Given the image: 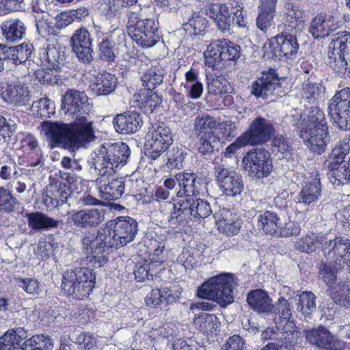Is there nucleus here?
<instances>
[{
    "mask_svg": "<svg viewBox=\"0 0 350 350\" xmlns=\"http://www.w3.org/2000/svg\"><path fill=\"white\" fill-rule=\"evenodd\" d=\"M138 232L137 221L130 217H120L107 222L98 230L97 235L87 234L82 239L87 261L94 267H100L107 262L108 251L112 247H123L132 242Z\"/></svg>",
    "mask_w": 350,
    "mask_h": 350,
    "instance_id": "obj_1",
    "label": "nucleus"
},
{
    "mask_svg": "<svg viewBox=\"0 0 350 350\" xmlns=\"http://www.w3.org/2000/svg\"><path fill=\"white\" fill-rule=\"evenodd\" d=\"M321 245L324 255L332 259L340 267L347 266L350 271V240L345 237H336L325 241L323 235L311 233L296 243V247L306 253L315 251Z\"/></svg>",
    "mask_w": 350,
    "mask_h": 350,
    "instance_id": "obj_2",
    "label": "nucleus"
},
{
    "mask_svg": "<svg viewBox=\"0 0 350 350\" xmlns=\"http://www.w3.org/2000/svg\"><path fill=\"white\" fill-rule=\"evenodd\" d=\"M161 212H170L167 221L172 227L181 225L193 218H205L213 213L209 203L206 201L192 198L179 200L175 203L165 202L161 206Z\"/></svg>",
    "mask_w": 350,
    "mask_h": 350,
    "instance_id": "obj_3",
    "label": "nucleus"
},
{
    "mask_svg": "<svg viewBox=\"0 0 350 350\" xmlns=\"http://www.w3.org/2000/svg\"><path fill=\"white\" fill-rule=\"evenodd\" d=\"M131 150L126 143H105L96 152L92 167L99 176L113 175L127 163Z\"/></svg>",
    "mask_w": 350,
    "mask_h": 350,
    "instance_id": "obj_4",
    "label": "nucleus"
},
{
    "mask_svg": "<svg viewBox=\"0 0 350 350\" xmlns=\"http://www.w3.org/2000/svg\"><path fill=\"white\" fill-rule=\"evenodd\" d=\"M237 285L234 274L223 273L212 277L198 289V296L226 307L234 301L233 291Z\"/></svg>",
    "mask_w": 350,
    "mask_h": 350,
    "instance_id": "obj_5",
    "label": "nucleus"
},
{
    "mask_svg": "<svg viewBox=\"0 0 350 350\" xmlns=\"http://www.w3.org/2000/svg\"><path fill=\"white\" fill-rule=\"evenodd\" d=\"M67 120V148L75 151L96 139L93 121L88 113H79Z\"/></svg>",
    "mask_w": 350,
    "mask_h": 350,
    "instance_id": "obj_6",
    "label": "nucleus"
},
{
    "mask_svg": "<svg viewBox=\"0 0 350 350\" xmlns=\"http://www.w3.org/2000/svg\"><path fill=\"white\" fill-rule=\"evenodd\" d=\"M127 30L133 40L142 48L152 47L160 40L155 20L142 19L137 12H132L129 14Z\"/></svg>",
    "mask_w": 350,
    "mask_h": 350,
    "instance_id": "obj_7",
    "label": "nucleus"
},
{
    "mask_svg": "<svg viewBox=\"0 0 350 350\" xmlns=\"http://www.w3.org/2000/svg\"><path fill=\"white\" fill-rule=\"evenodd\" d=\"M240 46L226 39L212 42L204 52L205 65L214 70L223 68L239 57Z\"/></svg>",
    "mask_w": 350,
    "mask_h": 350,
    "instance_id": "obj_8",
    "label": "nucleus"
},
{
    "mask_svg": "<svg viewBox=\"0 0 350 350\" xmlns=\"http://www.w3.org/2000/svg\"><path fill=\"white\" fill-rule=\"evenodd\" d=\"M329 64L339 75L350 74V33L341 31L334 35L329 44Z\"/></svg>",
    "mask_w": 350,
    "mask_h": 350,
    "instance_id": "obj_9",
    "label": "nucleus"
},
{
    "mask_svg": "<svg viewBox=\"0 0 350 350\" xmlns=\"http://www.w3.org/2000/svg\"><path fill=\"white\" fill-rule=\"evenodd\" d=\"M335 264L338 267H334L332 265H322L319 273L321 278L329 286V293L334 301L350 308V282H340L333 286L337 276V269H345L348 272L350 271L347 269V266L342 268Z\"/></svg>",
    "mask_w": 350,
    "mask_h": 350,
    "instance_id": "obj_10",
    "label": "nucleus"
},
{
    "mask_svg": "<svg viewBox=\"0 0 350 350\" xmlns=\"http://www.w3.org/2000/svg\"><path fill=\"white\" fill-rule=\"evenodd\" d=\"M328 115L334 125L342 130H350V88H344L329 100Z\"/></svg>",
    "mask_w": 350,
    "mask_h": 350,
    "instance_id": "obj_11",
    "label": "nucleus"
},
{
    "mask_svg": "<svg viewBox=\"0 0 350 350\" xmlns=\"http://www.w3.org/2000/svg\"><path fill=\"white\" fill-rule=\"evenodd\" d=\"M244 170L257 179L268 176L272 170V161L268 151L256 148L249 151L242 160Z\"/></svg>",
    "mask_w": 350,
    "mask_h": 350,
    "instance_id": "obj_12",
    "label": "nucleus"
},
{
    "mask_svg": "<svg viewBox=\"0 0 350 350\" xmlns=\"http://www.w3.org/2000/svg\"><path fill=\"white\" fill-rule=\"evenodd\" d=\"M172 142V132L169 127L163 123L152 126L146 137L145 146L148 151L147 157L152 160H156Z\"/></svg>",
    "mask_w": 350,
    "mask_h": 350,
    "instance_id": "obj_13",
    "label": "nucleus"
},
{
    "mask_svg": "<svg viewBox=\"0 0 350 350\" xmlns=\"http://www.w3.org/2000/svg\"><path fill=\"white\" fill-rule=\"evenodd\" d=\"M67 279V295H72L77 299H83L90 295L94 287L95 277L91 269L83 267L72 271Z\"/></svg>",
    "mask_w": 350,
    "mask_h": 350,
    "instance_id": "obj_14",
    "label": "nucleus"
},
{
    "mask_svg": "<svg viewBox=\"0 0 350 350\" xmlns=\"http://www.w3.org/2000/svg\"><path fill=\"white\" fill-rule=\"evenodd\" d=\"M32 51V45L23 43L16 46H9L0 44V72L4 69L11 70L18 64L25 63Z\"/></svg>",
    "mask_w": 350,
    "mask_h": 350,
    "instance_id": "obj_15",
    "label": "nucleus"
},
{
    "mask_svg": "<svg viewBox=\"0 0 350 350\" xmlns=\"http://www.w3.org/2000/svg\"><path fill=\"white\" fill-rule=\"evenodd\" d=\"M269 313L275 314V321L278 330L288 335L289 333L292 338H294V336H297L295 323L290 320L292 316V307L287 299L280 297Z\"/></svg>",
    "mask_w": 350,
    "mask_h": 350,
    "instance_id": "obj_16",
    "label": "nucleus"
},
{
    "mask_svg": "<svg viewBox=\"0 0 350 350\" xmlns=\"http://www.w3.org/2000/svg\"><path fill=\"white\" fill-rule=\"evenodd\" d=\"M306 340L312 345L326 350H342L345 343L336 338L325 327L319 326L317 328L305 332Z\"/></svg>",
    "mask_w": 350,
    "mask_h": 350,
    "instance_id": "obj_17",
    "label": "nucleus"
},
{
    "mask_svg": "<svg viewBox=\"0 0 350 350\" xmlns=\"http://www.w3.org/2000/svg\"><path fill=\"white\" fill-rule=\"evenodd\" d=\"M216 173L219 187L227 196H236L243 191L244 183L242 177L235 171L218 168Z\"/></svg>",
    "mask_w": 350,
    "mask_h": 350,
    "instance_id": "obj_18",
    "label": "nucleus"
},
{
    "mask_svg": "<svg viewBox=\"0 0 350 350\" xmlns=\"http://www.w3.org/2000/svg\"><path fill=\"white\" fill-rule=\"evenodd\" d=\"M0 95L4 101L16 106L26 105L31 98L29 88L21 82L0 85Z\"/></svg>",
    "mask_w": 350,
    "mask_h": 350,
    "instance_id": "obj_19",
    "label": "nucleus"
},
{
    "mask_svg": "<svg viewBox=\"0 0 350 350\" xmlns=\"http://www.w3.org/2000/svg\"><path fill=\"white\" fill-rule=\"evenodd\" d=\"M274 128L269 120L257 118L243 135L247 137L250 145H256L268 141L274 135Z\"/></svg>",
    "mask_w": 350,
    "mask_h": 350,
    "instance_id": "obj_20",
    "label": "nucleus"
},
{
    "mask_svg": "<svg viewBox=\"0 0 350 350\" xmlns=\"http://www.w3.org/2000/svg\"><path fill=\"white\" fill-rule=\"evenodd\" d=\"M100 197L105 200L118 199L124 192L122 178H115L113 175L101 176L96 179Z\"/></svg>",
    "mask_w": 350,
    "mask_h": 350,
    "instance_id": "obj_21",
    "label": "nucleus"
},
{
    "mask_svg": "<svg viewBox=\"0 0 350 350\" xmlns=\"http://www.w3.org/2000/svg\"><path fill=\"white\" fill-rule=\"evenodd\" d=\"M218 230L227 236L237 235L241 228L242 221L237 214L228 208H223L215 213Z\"/></svg>",
    "mask_w": 350,
    "mask_h": 350,
    "instance_id": "obj_22",
    "label": "nucleus"
},
{
    "mask_svg": "<svg viewBox=\"0 0 350 350\" xmlns=\"http://www.w3.org/2000/svg\"><path fill=\"white\" fill-rule=\"evenodd\" d=\"M178 190L176 196L180 200H192L193 196L200 193L201 178L193 173H178L176 174Z\"/></svg>",
    "mask_w": 350,
    "mask_h": 350,
    "instance_id": "obj_23",
    "label": "nucleus"
},
{
    "mask_svg": "<svg viewBox=\"0 0 350 350\" xmlns=\"http://www.w3.org/2000/svg\"><path fill=\"white\" fill-rule=\"evenodd\" d=\"M321 188L319 178L312 182H306L295 198L296 209L299 212L307 211L308 206L317 202L321 196Z\"/></svg>",
    "mask_w": 350,
    "mask_h": 350,
    "instance_id": "obj_24",
    "label": "nucleus"
},
{
    "mask_svg": "<svg viewBox=\"0 0 350 350\" xmlns=\"http://www.w3.org/2000/svg\"><path fill=\"white\" fill-rule=\"evenodd\" d=\"M72 51L77 57L84 63L90 62L92 59L93 52L92 40L89 32L85 29L75 31L70 39Z\"/></svg>",
    "mask_w": 350,
    "mask_h": 350,
    "instance_id": "obj_25",
    "label": "nucleus"
},
{
    "mask_svg": "<svg viewBox=\"0 0 350 350\" xmlns=\"http://www.w3.org/2000/svg\"><path fill=\"white\" fill-rule=\"evenodd\" d=\"M269 45L275 57H287L295 54L299 48L297 38L290 33L278 35L270 40Z\"/></svg>",
    "mask_w": 350,
    "mask_h": 350,
    "instance_id": "obj_26",
    "label": "nucleus"
},
{
    "mask_svg": "<svg viewBox=\"0 0 350 350\" xmlns=\"http://www.w3.org/2000/svg\"><path fill=\"white\" fill-rule=\"evenodd\" d=\"M40 133L46 137L52 147L66 148V124L44 121L40 125Z\"/></svg>",
    "mask_w": 350,
    "mask_h": 350,
    "instance_id": "obj_27",
    "label": "nucleus"
},
{
    "mask_svg": "<svg viewBox=\"0 0 350 350\" xmlns=\"http://www.w3.org/2000/svg\"><path fill=\"white\" fill-rule=\"evenodd\" d=\"M206 12L221 31L228 32L230 30L234 19L226 4L210 3L206 6Z\"/></svg>",
    "mask_w": 350,
    "mask_h": 350,
    "instance_id": "obj_28",
    "label": "nucleus"
},
{
    "mask_svg": "<svg viewBox=\"0 0 350 350\" xmlns=\"http://www.w3.org/2000/svg\"><path fill=\"white\" fill-rule=\"evenodd\" d=\"M279 85V79L274 70L262 72L252 84L251 92L256 97H265L271 94Z\"/></svg>",
    "mask_w": 350,
    "mask_h": 350,
    "instance_id": "obj_29",
    "label": "nucleus"
},
{
    "mask_svg": "<svg viewBox=\"0 0 350 350\" xmlns=\"http://www.w3.org/2000/svg\"><path fill=\"white\" fill-rule=\"evenodd\" d=\"M300 137L307 144L310 150L319 154L325 150L330 140L328 127L319 128L306 133L300 132Z\"/></svg>",
    "mask_w": 350,
    "mask_h": 350,
    "instance_id": "obj_30",
    "label": "nucleus"
},
{
    "mask_svg": "<svg viewBox=\"0 0 350 350\" xmlns=\"http://www.w3.org/2000/svg\"><path fill=\"white\" fill-rule=\"evenodd\" d=\"M142 123L140 115L135 111L118 114L113 120L116 131L122 134L135 133L141 128Z\"/></svg>",
    "mask_w": 350,
    "mask_h": 350,
    "instance_id": "obj_31",
    "label": "nucleus"
},
{
    "mask_svg": "<svg viewBox=\"0 0 350 350\" xmlns=\"http://www.w3.org/2000/svg\"><path fill=\"white\" fill-rule=\"evenodd\" d=\"M117 79L107 72H99L90 80L89 88L96 96H106L115 90Z\"/></svg>",
    "mask_w": 350,
    "mask_h": 350,
    "instance_id": "obj_32",
    "label": "nucleus"
},
{
    "mask_svg": "<svg viewBox=\"0 0 350 350\" xmlns=\"http://www.w3.org/2000/svg\"><path fill=\"white\" fill-rule=\"evenodd\" d=\"M339 25L333 16L318 15L314 17L309 28V32L314 38H325L338 29Z\"/></svg>",
    "mask_w": 350,
    "mask_h": 350,
    "instance_id": "obj_33",
    "label": "nucleus"
},
{
    "mask_svg": "<svg viewBox=\"0 0 350 350\" xmlns=\"http://www.w3.org/2000/svg\"><path fill=\"white\" fill-rule=\"evenodd\" d=\"M104 216L105 211L103 209L91 208L72 213L70 218L75 225L87 228L100 224L104 220Z\"/></svg>",
    "mask_w": 350,
    "mask_h": 350,
    "instance_id": "obj_34",
    "label": "nucleus"
},
{
    "mask_svg": "<svg viewBox=\"0 0 350 350\" xmlns=\"http://www.w3.org/2000/svg\"><path fill=\"white\" fill-rule=\"evenodd\" d=\"M247 302L253 310L260 314H269L273 308L271 297L262 289L250 291L247 296Z\"/></svg>",
    "mask_w": 350,
    "mask_h": 350,
    "instance_id": "obj_35",
    "label": "nucleus"
},
{
    "mask_svg": "<svg viewBox=\"0 0 350 350\" xmlns=\"http://www.w3.org/2000/svg\"><path fill=\"white\" fill-rule=\"evenodd\" d=\"M88 96L83 92L70 90L67 91V116L68 117L79 113H88Z\"/></svg>",
    "mask_w": 350,
    "mask_h": 350,
    "instance_id": "obj_36",
    "label": "nucleus"
},
{
    "mask_svg": "<svg viewBox=\"0 0 350 350\" xmlns=\"http://www.w3.org/2000/svg\"><path fill=\"white\" fill-rule=\"evenodd\" d=\"M328 127L325 121L324 112L317 107H311L307 114H304L300 124V132L319 129V128Z\"/></svg>",
    "mask_w": 350,
    "mask_h": 350,
    "instance_id": "obj_37",
    "label": "nucleus"
},
{
    "mask_svg": "<svg viewBox=\"0 0 350 350\" xmlns=\"http://www.w3.org/2000/svg\"><path fill=\"white\" fill-rule=\"evenodd\" d=\"M2 36L9 42L21 40L25 33V26L18 18H9L1 25Z\"/></svg>",
    "mask_w": 350,
    "mask_h": 350,
    "instance_id": "obj_38",
    "label": "nucleus"
},
{
    "mask_svg": "<svg viewBox=\"0 0 350 350\" xmlns=\"http://www.w3.org/2000/svg\"><path fill=\"white\" fill-rule=\"evenodd\" d=\"M118 37L120 41L124 40L125 35L123 31L120 29L116 28L110 34L109 36L103 39L99 43V57L101 59L113 62L115 60V53L113 51L114 39Z\"/></svg>",
    "mask_w": 350,
    "mask_h": 350,
    "instance_id": "obj_39",
    "label": "nucleus"
},
{
    "mask_svg": "<svg viewBox=\"0 0 350 350\" xmlns=\"http://www.w3.org/2000/svg\"><path fill=\"white\" fill-rule=\"evenodd\" d=\"M277 0H265L259 7V14L256 18V25L259 29L266 31L272 25L275 13Z\"/></svg>",
    "mask_w": 350,
    "mask_h": 350,
    "instance_id": "obj_40",
    "label": "nucleus"
},
{
    "mask_svg": "<svg viewBox=\"0 0 350 350\" xmlns=\"http://www.w3.org/2000/svg\"><path fill=\"white\" fill-rule=\"evenodd\" d=\"M23 217L27 219L29 227L35 230H47L57 224V221L38 211L23 213Z\"/></svg>",
    "mask_w": 350,
    "mask_h": 350,
    "instance_id": "obj_41",
    "label": "nucleus"
},
{
    "mask_svg": "<svg viewBox=\"0 0 350 350\" xmlns=\"http://www.w3.org/2000/svg\"><path fill=\"white\" fill-rule=\"evenodd\" d=\"M329 168L327 175L334 185H339L344 180H350V171L347 163L343 160H330Z\"/></svg>",
    "mask_w": 350,
    "mask_h": 350,
    "instance_id": "obj_42",
    "label": "nucleus"
},
{
    "mask_svg": "<svg viewBox=\"0 0 350 350\" xmlns=\"http://www.w3.org/2000/svg\"><path fill=\"white\" fill-rule=\"evenodd\" d=\"M258 227L266 234L276 233L282 227V224L277 214L272 211H266L257 217Z\"/></svg>",
    "mask_w": 350,
    "mask_h": 350,
    "instance_id": "obj_43",
    "label": "nucleus"
},
{
    "mask_svg": "<svg viewBox=\"0 0 350 350\" xmlns=\"http://www.w3.org/2000/svg\"><path fill=\"white\" fill-rule=\"evenodd\" d=\"M174 299L172 291L164 288L162 289L156 288L151 291L145 298L146 306L157 308L159 306H166Z\"/></svg>",
    "mask_w": 350,
    "mask_h": 350,
    "instance_id": "obj_44",
    "label": "nucleus"
},
{
    "mask_svg": "<svg viewBox=\"0 0 350 350\" xmlns=\"http://www.w3.org/2000/svg\"><path fill=\"white\" fill-rule=\"evenodd\" d=\"M193 323L203 333H215L220 325L218 318L214 314L202 312L196 315Z\"/></svg>",
    "mask_w": 350,
    "mask_h": 350,
    "instance_id": "obj_45",
    "label": "nucleus"
},
{
    "mask_svg": "<svg viewBox=\"0 0 350 350\" xmlns=\"http://www.w3.org/2000/svg\"><path fill=\"white\" fill-rule=\"evenodd\" d=\"M25 338V333L21 328L8 330L0 337V350L18 349Z\"/></svg>",
    "mask_w": 350,
    "mask_h": 350,
    "instance_id": "obj_46",
    "label": "nucleus"
},
{
    "mask_svg": "<svg viewBox=\"0 0 350 350\" xmlns=\"http://www.w3.org/2000/svg\"><path fill=\"white\" fill-rule=\"evenodd\" d=\"M123 8L125 7L122 0H103L101 11L105 19L116 25L119 22L120 10Z\"/></svg>",
    "mask_w": 350,
    "mask_h": 350,
    "instance_id": "obj_47",
    "label": "nucleus"
},
{
    "mask_svg": "<svg viewBox=\"0 0 350 350\" xmlns=\"http://www.w3.org/2000/svg\"><path fill=\"white\" fill-rule=\"evenodd\" d=\"M217 125L215 119L209 115L197 116L194 120L193 132L197 136L213 134Z\"/></svg>",
    "mask_w": 350,
    "mask_h": 350,
    "instance_id": "obj_48",
    "label": "nucleus"
},
{
    "mask_svg": "<svg viewBox=\"0 0 350 350\" xmlns=\"http://www.w3.org/2000/svg\"><path fill=\"white\" fill-rule=\"evenodd\" d=\"M53 343L51 339L43 334L33 336L26 340L23 347L18 350H52Z\"/></svg>",
    "mask_w": 350,
    "mask_h": 350,
    "instance_id": "obj_49",
    "label": "nucleus"
},
{
    "mask_svg": "<svg viewBox=\"0 0 350 350\" xmlns=\"http://www.w3.org/2000/svg\"><path fill=\"white\" fill-rule=\"evenodd\" d=\"M316 296L310 291H303L299 295L297 309L305 317L310 316L315 311Z\"/></svg>",
    "mask_w": 350,
    "mask_h": 350,
    "instance_id": "obj_50",
    "label": "nucleus"
},
{
    "mask_svg": "<svg viewBox=\"0 0 350 350\" xmlns=\"http://www.w3.org/2000/svg\"><path fill=\"white\" fill-rule=\"evenodd\" d=\"M164 72L161 69L149 68L142 76V85L152 90L163 82Z\"/></svg>",
    "mask_w": 350,
    "mask_h": 350,
    "instance_id": "obj_51",
    "label": "nucleus"
},
{
    "mask_svg": "<svg viewBox=\"0 0 350 350\" xmlns=\"http://www.w3.org/2000/svg\"><path fill=\"white\" fill-rule=\"evenodd\" d=\"M139 106L146 113H151L157 106L161 103L159 96L152 92V90H146V92L139 94Z\"/></svg>",
    "mask_w": 350,
    "mask_h": 350,
    "instance_id": "obj_52",
    "label": "nucleus"
},
{
    "mask_svg": "<svg viewBox=\"0 0 350 350\" xmlns=\"http://www.w3.org/2000/svg\"><path fill=\"white\" fill-rule=\"evenodd\" d=\"M32 109L37 115L43 118H50L55 113V106L53 100L48 98H42L32 104Z\"/></svg>",
    "mask_w": 350,
    "mask_h": 350,
    "instance_id": "obj_53",
    "label": "nucleus"
},
{
    "mask_svg": "<svg viewBox=\"0 0 350 350\" xmlns=\"http://www.w3.org/2000/svg\"><path fill=\"white\" fill-rule=\"evenodd\" d=\"M21 148L24 153L31 152L36 154L37 163L40 161L42 157V150L39 146L38 139L31 134L24 135L21 141Z\"/></svg>",
    "mask_w": 350,
    "mask_h": 350,
    "instance_id": "obj_54",
    "label": "nucleus"
},
{
    "mask_svg": "<svg viewBox=\"0 0 350 350\" xmlns=\"http://www.w3.org/2000/svg\"><path fill=\"white\" fill-rule=\"evenodd\" d=\"M50 22L52 27V35L59 37L63 44L64 41V33L66 29V12L61 11Z\"/></svg>",
    "mask_w": 350,
    "mask_h": 350,
    "instance_id": "obj_55",
    "label": "nucleus"
},
{
    "mask_svg": "<svg viewBox=\"0 0 350 350\" xmlns=\"http://www.w3.org/2000/svg\"><path fill=\"white\" fill-rule=\"evenodd\" d=\"M207 25L206 18L202 16L196 15L189 19V21L183 24L185 31H190L191 34L198 35L204 31Z\"/></svg>",
    "mask_w": 350,
    "mask_h": 350,
    "instance_id": "obj_56",
    "label": "nucleus"
},
{
    "mask_svg": "<svg viewBox=\"0 0 350 350\" xmlns=\"http://www.w3.org/2000/svg\"><path fill=\"white\" fill-rule=\"evenodd\" d=\"M197 137L198 139L197 143L198 149L202 154L211 152L213 150L215 144L218 142V138L214 135V133Z\"/></svg>",
    "mask_w": 350,
    "mask_h": 350,
    "instance_id": "obj_57",
    "label": "nucleus"
},
{
    "mask_svg": "<svg viewBox=\"0 0 350 350\" xmlns=\"http://www.w3.org/2000/svg\"><path fill=\"white\" fill-rule=\"evenodd\" d=\"M304 22V12L299 9L292 8L286 14V25L291 29L301 30Z\"/></svg>",
    "mask_w": 350,
    "mask_h": 350,
    "instance_id": "obj_58",
    "label": "nucleus"
},
{
    "mask_svg": "<svg viewBox=\"0 0 350 350\" xmlns=\"http://www.w3.org/2000/svg\"><path fill=\"white\" fill-rule=\"evenodd\" d=\"M16 200L10 191L0 187V211L12 212L15 208Z\"/></svg>",
    "mask_w": 350,
    "mask_h": 350,
    "instance_id": "obj_59",
    "label": "nucleus"
},
{
    "mask_svg": "<svg viewBox=\"0 0 350 350\" xmlns=\"http://www.w3.org/2000/svg\"><path fill=\"white\" fill-rule=\"evenodd\" d=\"M167 164L174 168H180L183 166V163L185 158V154L181 148L173 147L167 153Z\"/></svg>",
    "mask_w": 350,
    "mask_h": 350,
    "instance_id": "obj_60",
    "label": "nucleus"
},
{
    "mask_svg": "<svg viewBox=\"0 0 350 350\" xmlns=\"http://www.w3.org/2000/svg\"><path fill=\"white\" fill-rule=\"evenodd\" d=\"M350 150V139L344 138L340 140L332 150L330 160H344Z\"/></svg>",
    "mask_w": 350,
    "mask_h": 350,
    "instance_id": "obj_61",
    "label": "nucleus"
},
{
    "mask_svg": "<svg viewBox=\"0 0 350 350\" xmlns=\"http://www.w3.org/2000/svg\"><path fill=\"white\" fill-rule=\"evenodd\" d=\"M228 81L224 77L216 76L211 79V82L208 83V89L215 94H221L228 92Z\"/></svg>",
    "mask_w": 350,
    "mask_h": 350,
    "instance_id": "obj_62",
    "label": "nucleus"
},
{
    "mask_svg": "<svg viewBox=\"0 0 350 350\" xmlns=\"http://www.w3.org/2000/svg\"><path fill=\"white\" fill-rule=\"evenodd\" d=\"M18 286L30 295H38L41 291L39 282L33 278H20L17 280Z\"/></svg>",
    "mask_w": 350,
    "mask_h": 350,
    "instance_id": "obj_63",
    "label": "nucleus"
},
{
    "mask_svg": "<svg viewBox=\"0 0 350 350\" xmlns=\"http://www.w3.org/2000/svg\"><path fill=\"white\" fill-rule=\"evenodd\" d=\"M246 345L244 339L239 335H233L230 337L226 344L222 347V350H245Z\"/></svg>",
    "mask_w": 350,
    "mask_h": 350,
    "instance_id": "obj_64",
    "label": "nucleus"
}]
</instances>
